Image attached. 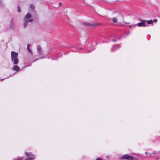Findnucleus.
<instances>
[{"mask_svg":"<svg viewBox=\"0 0 160 160\" xmlns=\"http://www.w3.org/2000/svg\"><path fill=\"white\" fill-rule=\"evenodd\" d=\"M18 54L14 51L11 52V60L14 64L17 65L19 62V60L17 58Z\"/></svg>","mask_w":160,"mask_h":160,"instance_id":"1","label":"nucleus"},{"mask_svg":"<svg viewBox=\"0 0 160 160\" xmlns=\"http://www.w3.org/2000/svg\"><path fill=\"white\" fill-rule=\"evenodd\" d=\"M142 22L138 24V27H144L148 24H152L153 22H155L157 21H142Z\"/></svg>","mask_w":160,"mask_h":160,"instance_id":"2","label":"nucleus"},{"mask_svg":"<svg viewBox=\"0 0 160 160\" xmlns=\"http://www.w3.org/2000/svg\"><path fill=\"white\" fill-rule=\"evenodd\" d=\"M121 159H126L127 160H136V159L132 156H129L128 154L123 155L121 158Z\"/></svg>","mask_w":160,"mask_h":160,"instance_id":"3","label":"nucleus"},{"mask_svg":"<svg viewBox=\"0 0 160 160\" xmlns=\"http://www.w3.org/2000/svg\"><path fill=\"white\" fill-rule=\"evenodd\" d=\"M25 153L27 158H25V160H33L35 159V156L31 152H25Z\"/></svg>","mask_w":160,"mask_h":160,"instance_id":"4","label":"nucleus"},{"mask_svg":"<svg viewBox=\"0 0 160 160\" xmlns=\"http://www.w3.org/2000/svg\"><path fill=\"white\" fill-rule=\"evenodd\" d=\"M37 49L38 56H41L42 54V50L40 46H37Z\"/></svg>","mask_w":160,"mask_h":160,"instance_id":"5","label":"nucleus"},{"mask_svg":"<svg viewBox=\"0 0 160 160\" xmlns=\"http://www.w3.org/2000/svg\"><path fill=\"white\" fill-rule=\"evenodd\" d=\"M98 23H86L85 24V25L89 26V27H94L98 25Z\"/></svg>","mask_w":160,"mask_h":160,"instance_id":"6","label":"nucleus"},{"mask_svg":"<svg viewBox=\"0 0 160 160\" xmlns=\"http://www.w3.org/2000/svg\"><path fill=\"white\" fill-rule=\"evenodd\" d=\"M12 69L13 71L18 72L20 70V68L18 66L15 64V65L12 67Z\"/></svg>","mask_w":160,"mask_h":160,"instance_id":"7","label":"nucleus"},{"mask_svg":"<svg viewBox=\"0 0 160 160\" xmlns=\"http://www.w3.org/2000/svg\"><path fill=\"white\" fill-rule=\"evenodd\" d=\"M120 46L119 44L115 45L112 46V51H114L117 48H119Z\"/></svg>","mask_w":160,"mask_h":160,"instance_id":"8","label":"nucleus"},{"mask_svg":"<svg viewBox=\"0 0 160 160\" xmlns=\"http://www.w3.org/2000/svg\"><path fill=\"white\" fill-rule=\"evenodd\" d=\"M32 21H25L23 24L24 28H26L28 23L30 22H32Z\"/></svg>","mask_w":160,"mask_h":160,"instance_id":"9","label":"nucleus"},{"mask_svg":"<svg viewBox=\"0 0 160 160\" xmlns=\"http://www.w3.org/2000/svg\"><path fill=\"white\" fill-rule=\"evenodd\" d=\"M31 18V15L29 13H28L25 17L24 20L29 19Z\"/></svg>","mask_w":160,"mask_h":160,"instance_id":"10","label":"nucleus"},{"mask_svg":"<svg viewBox=\"0 0 160 160\" xmlns=\"http://www.w3.org/2000/svg\"><path fill=\"white\" fill-rule=\"evenodd\" d=\"M30 44H28L27 45V48L28 51L29 52L32 54V53H33L32 52L31 50H30L29 48V47H30Z\"/></svg>","mask_w":160,"mask_h":160,"instance_id":"11","label":"nucleus"},{"mask_svg":"<svg viewBox=\"0 0 160 160\" xmlns=\"http://www.w3.org/2000/svg\"><path fill=\"white\" fill-rule=\"evenodd\" d=\"M10 27L12 29L14 28L15 27V24L12 21L10 22Z\"/></svg>","mask_w":160,"mask_h":160,"instance_id":"12","label":"nucleus"},{"mask_svg":"<svg viewBox=\"0 0 160 160\" xmlns=\"http://www.w3.org/2000/svg\"><path fill=\"white\" fill-rule=\"evenodd\" d=\"M128 22H123V23H118L117 24L118 25H124V24H127L128 23Z\"/></svg>","mask_w":160,"mask_h":160,"instance_id":"13","label":"nucleus"},{"mask_svg":"<svg viewBox=\"0 0 160 160\" xmlns=\"http://www.w3.org/2000/svg\"><path fill=\"white\" fill-rule=\"evenodd\" d=\"M77 46L76 45L74 46L73 47H74L76 49V50H72V52H77L78 51V49H77Z\"/></svg>","mask_w":160,"mask_h":160,"instance_id":"14","label":"nucleus"},{"mask_svg":"<svg viewBox=\"0 0 160 160\" xmlns=\"http://www.w3.org/2000/svg\"><path fill=\"white\" fill-rule=\"evenodd\" d=\"M23 158V157L22 158H20L18 159V158H14L13 159V160H22Z\"/></svg>","mask_w":160,"mask_h":160,"instance_id":"15","label":"nucleus"},{"mask_svg":"<svg viewBox=\"0 0 160 160\" xmlns=\"http://www.w3.org/2000/svg\"><path fill=\"white\" fill-rule=\"evenodd\" d=\"M30 8H31V9L32 10H33L34 9V6L33 5H31L30 6Z\"/></svg>","mask_w":160,"mask_h":160,"instance_id":"16","label":"nucleus"},{"mask_svg":"<svg viewBox=\"0 0 160 160\" xmlns=\"http://www.w3.org/2000/svg\"><path fill=\"white\" fill-rule=\"evenodd\" d=\"M18 11L19 12H21V10L19 6H18Z\"/></svg>","mask_w":160,"mask_h":160,"instance_id":"17","label":"nucleus"},{"mask_svg":"<svg viewBox=\"0 0 160 160\" xmlns=\"http://www.w3.org/2000/svg\"><path fill=\"white\" fill-rule=\"evenodd\" d=\"M111 37H114V38H116V36H115L114 35H111Z\"/></svg>","mask_w":160,"mask_h":160,"instance_id":"18","label":"nucleus"},{"mask_svg":"<svg viewBox=\"0 0 160 160\" xmlns=\"http://www.w3.org/2000/svg\"><path fill=\"white\" fill-rule=\"evenodd\" d=\"M2 3L1 1H0V6H2Z\"/></svg>","mask_w":160,"mask_h":160,"instance_id":"19","label":"nucleus"},{"mask_svg":"<svg viewBox=\"0 0 160 160\" xmlns=\"http://www.w3.org/2000/svg\"><path fill=\"white\" fill-rule=\"evenodd\" d=\"M62 5V3L61 2H60L59 4V6H61Z\"/></svg>","mask_w":160,"mask_h":160,"instance_id":"20","label":"nucleus"},{"mask_svg":"<svg viewBox=\"0 0 160 160\" xmlns=\"http://www.w3.org/2000/svg\"><path fill=\"white\" fill-rule=\"evenodd\" d=\"M117 21H113V22L114 23H117Z\"/></svg>","mask_w":160,"mask_h":160,"instance_id":"21","label":"nucleus"},{"mask_svg":"<svg viewBox=\"0 0 160 160\" xmlns=\"http://www.w3.org/2000/svg\"><path fill=\"white\" fill-rule=\"evenodd\" d=\"M112 41L113 42H115L117 41V40L116 39H113L112 40Z\"/></svg>","mask_w":160,"mask_h":160,"instance_id":"22","label":"nucleus"},{"mask_svg":"<svg viewBox=\"0 0 160 160\" xmlns=\"http://www.w3.org/2000/svg\"><path fill=\"white\" fill-rule=\"evenodd\" d=\"M117 20V18H114L112 19V20Z\"/></svg>","mask_w":160,"mask_h":160,"instance_id":"23","label":"nucleus"},{"mask_svg":"<svg viewBox=\"0 0 160 160\" xmlns=\"http://www.w3.org/2000/svg\"><path fill=\"white\" fill-rule=\"evenodd\" d=\"M152 154H153V155H154L155 154H156V153L155 152H153L152 153Z\"/></svg>","mask_w":160,"mask_h":160,"instance_id":"24","label":"nucleus"},{"mask_svg":"<svg viewBox=\"0 0 160 160\" xmlns=\"http://www.w3.org/2000/svg\"><path fill=\"white\" fill-rule=\"evenodd\" d=\"M130 33V32H128V33H127V35H128Z\"/></svg>","mask_w":160,"mask_h":160,"instance_id":"25","label":"nucleus"},{"mask_svg":"<svg viewBox=\"0 0 160 160\" xmlns=\"http://www.w3.org/2000/svg\"><path fill=\"white\" fill-rule=\"evenodd\" d=\"M91 51H87V52H90Z\"/></svg>","mask_w":160,"mask_h":160,"instance_id":"26","label":"nucleus"},{"mask_svg":"<svg viewBox=\"0 0 160 160\" xmlns=\"http://www.w3.org/2000/svg\"><path fill=\"white\" fill-rule=\"evenodd\" d=\"M145 153L147 155L148 154V153L147 152H145Z\"/></svg>","mask_w":160,"mask_h":160,"instance_id":"27","label":"nucleus"},{"mask_svg":"<svg viewBox=\"0 0 160 160\" xmlns=\"http://www.w3.org/2000/svg\"><path fill=\"white\" fill-rule=\"evenodd\" d=\"M28 20H33L32 19H28Z\"/></svg>","mask_w":160,"mask_h":160,"instance_id":"28","label":"nucleus"},{"mask_svg":"<svg viewBox=\"0 0 160 160\" xmlns=\"http://www.w3.org/2000/svg\"><path fill=\"white\" fill-rule=\"evenodd\" d=\"M154 20H157V19H154Z\"/></svg>","mask_w":160,"mask_h":160,"instance_id":"29","label":"nucleus"},{"mask_svg":"<svg viewBox=\"0 0 160 160\" xmlns=\"http://www.w3.org/2000/svg\"><path fill=\"white\" fill-rule=\"evenodd\" d=\"M40 58L39 59H41V58Z\"/></svg>","mask_w":160,"mask_h":160,"instance_id":"30","label":"nucleus"}]
</instances>
